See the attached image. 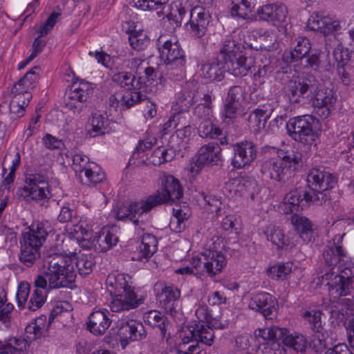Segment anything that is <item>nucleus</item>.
<instances>
[{
  "label": "nucleus",
  "instance_id": "obj_30",
  "mask_svg": "<svg viewBox=\"0 0 354 354\" xmlns=\"http://www.w3.org/2000/svg\"><path fill=\"white\" fill-rule=\"evenodd\" d=\"M191 11V17L187 25L190 26L191 33L197 38L203 37L209 23L210 15L203 8H194Z\"/></svg>",
  "mask_w": 354,
  "mask_h": 354
},
{
  "label": "nucleus",
  "instance_id": "obj_41",
  "mask_svg": "<svg viewBox=\"0 0 354 354\" xmlns=\"http://www.w3.org/2000/svg\"><path fill=\"white\" fill-rule=\"evenodd\" d=\"M112 80L127 90L139 89L144 83L142 76L137 77L135 75H132L131 73L127 71L113 74Z\"/></svg>",
  "mask_w": 354,
  "mask_h": 354
},
{
  "label": "nucleus",
  "instance_id": "obj_42",
  "mask_svg": "<svg viewBox=\"0 0 354 354\" xmlns=\"http://www.w3.org/2000/svg\"><path fill=\"white\" fill-rule=\"evenodd\" d=\"M196 93L186 88L178 93L176 103L173 106L178 113L188 112L195 102Z\"/></svg>",
  "mask_w": 354,
  "mask_h": 354
},
{
  "label": "nucleus",
  "instance_id": "obj_37",
  "mask_svg": "<svg viewBox=\"0 0 354 354\" xmlns=\"http://www.w3.org/2000/svg\"><path fill=\"white\" fill-rule=\"evenodd\" d=\"M198 134L201 138L218 139L222 145L228 143L227 138L223 133L221 129L214 124L210 119L201 121L198 128Z\"/></svg>",
  "mask_w": 354,
  "mask_h": 354
},
{
  "label": "nucleus",
  "instance_id": "obj_13",
  "mask_svg": "<svg viewBox=\"0 0 354 354\" xmlns=\"http://www.w3.org/2000/svg\"><path fill=\"white\" fill-rule=\"evenodd\" d=\"M154 290L160 306L166 313L172 317L181 314L180 290L176 286L161 281L155 284Z\"/></svg>",
  "mask_w": 354,
  "mask_h": 354
},
{
  "label": "nucleus",
  "instance_id": "obj_19",
  "mask_svg": "<svg viewBox=\"0 0 354 354\" xmlns=\"http://www.w3.org/2000/svg\"><path fill=\"white\" fill-rule=\"evenodd\" d=\"M27 185L19 188L17 194L19 197L26 200L41 201L48 198L50 192L45 176L34 174L26 180Z\"/></svg>",
  "mask_w": 354,
  "mask_h": 354
},
{
  "label": "nucleus",
  "instance_id": "obj_54",
  "mask_svg": "<svg viewBox=\"0 0 354 354\" xmlns=\"http://www.w3.org/2000/svg\"><path fill=\"white\" fill-rule=\"evenodd\" d=\"M48 291L46 289L35 288L28 301V308L30 310L35 311L45 304Z\"/></svg>",
  "mask_w": 354,
  "mask_h": 354
},
{
  "label": "nucleus",
  "instance_id": "obj_34",
  "mask_svg": "<svg viewBox=\"0 0 354 354\" xmlns=\"http://www.w3.org/2000/svg\"><path fill=\"white\" fill-rule=\"evenodd\" d=\"M158 241L151 234H144L142 236L141 244L138 251L135 252L132 257V261H147L157 251Z\"/></svg>",
  "mask_w": 354,
  "mask_h": 354
},
{
  "label": "nucleus",
  "instance_id": "obj_45",
  "mask_svg": "<svg viewBox=\"0 0 354 354\" xmlns=\"http://www.w3.org/2000/svg\"><path fill=\"white\" fill-rule=\"evenodd\" d=\"M118 241V236L114 233L108 230L106 232H103L99 236H95L93 242H96V243H94V248L100 252H106L115 245Z\"/></svg>",
  "mask_w": 354,
  "mask_h": 354
},
{
  "label": "nucleus",
  "instance_id": "obj_50",
  "mask_svg": "<svg viewBox=\"0 0 354 354\" xmlns=\"http://www.w3.org/2000/svg\"><path fill=\"white\" fill-rule=\"evenodd\" d=\"M21 164V157L19 152H17L15 158L12 161V165L8 168L9 171L3 176V182L1 187L8 192L10 191L11 185L15 179V173L17 168Z\"/></svg>",
  "mask_w": 354,
  "mask_h": 354
},
{
  "label": "nucleus",
  "instance_id": "obj_1",
  "mask_svg": "<svg viewBox=\"0 0 354 354\" xmlns=\"http://www.w3.org/2000/svg\"><path fill=\"white\" fill-rule=\"evenodd\" d=\"M47 269L38 274L34 281L35 288L50 290L68 287L76 278L73 260L58 254H50L44 260Z\"/></svg>",
  "mask_w": 354,
  "mask_h": 354
},
{
  "label": "nucleus",
  "instance_id": "obj_8",
  "mask_svg": "<svg viewBox=\"0 0 354 354\" xmlns=\"http://www.w3.org/2000/svg\"><path fill=\"white\" fill-rule=\"evenodd\" d=\"M169 0H138L135 2L136 8L142 10H158L157 14L159 17L161 15H165L163 19H167L171 26L173 30L180 27L183 18L186 15L188 9L186 8L182 2L173 3L169 10L164 11Z\"/></svg>",
  "mask_w": 354,
  "mask_h": 354
},
{
  "label": "nucleus",
  "instance_id": "obj_29",
  "mask_svg": "<svg viewBox=\"0 0 354 354\" xmlns=\"http://www.w3.org/2000/svg\"><path fill=\"white\" fill-rule=\"evenodd\" d=\"M111 313L106 309L92 312L86 322V329L95 335L105 333L112 323Z\"/></svg>",
  "mask_w": 354,
  "mask_h": 354
},
{
  "label": "nucleus",
  "instance_id": "obj_64",
  "mask_svg": "<svg viewBox=\"0 0 354 354\" xmlns=\"http://www.w3.org/2000/svg\"><path fill=\"white\" fill-rule=\"evenodd\" d=\"M30 290V284L27 281H22L20 283L16 295V299L19 307H24L27 301Z\"/></svg>",
  "mask_w": 354,
  "mask_h": 354
},
{
  "label": "nucleus",
  "instance_id": "obj_25",
  "mask_svg": "<svg viewBox=\"0 0 354 354\" xmlns=\"http://www.w3.org/2000/svg\"><path fill=\"white\" fill-rule=\"evenodd\" d=\"M288 10L282 3H267L258 8L256 17L259 21L272 23L274 26L287 24Z\"/></svg>",
  "mask_w": 354,
  "mask_h": 354
},
{
  "label": "nucleus",
  "instance_id": "obj_61",
  "mask_svg": "<svg viewBox=\"0 0 354 354\" xmlns=\"http://www.w3.org/2000/svg\"><path fill=\"white\" fill-rule=\"evenodd\" d=\"M84 175L91 183L94 184L100 183L105 179V174L101 171L100 167L93 162H91L90 167L86 169Z\"/></svg>",
  "mask_w": 354,
  "mask_h": 354
},
{
  "label": "nucleus",
  "instance_id": "obj_48",
  "mask_svg": "<svg viewBox=\"0 0 354 354\" xmlns=\"http://www.w3.org/2000/svg\"><path fill=\"white\" fill-rule=\"evenodd\" d=\"M107 118L102 113L96 112L92 114L91 119V129L88 130V134L90 137H96L103 135L107 125Z\"/></svg>",
  "mask_w": 354,
  "mask_h": 354
},
{
  "label": "nucleus",
  "instance_id": "obj_18",
  "mask_svg": "<svg viewBox=\"0 0 354 354\" xmlns=\"http://www.w3.org/2000/svg\"><path fill=\"white\" fill-rule=\"evenodd\" d=\"M38 70H39V66L33 67L15 85L14 92L17 93L15 95L10 103V109L12 111L16 108H19L22 112L24 108L28 105V102L25 101L24 95H28L27 100H29L30 94L28 93L27 90L34 87L35 84L38 81L39 75L37 73V71Z\"/></svg>",
  "mask_w": 354,
  "mask_h": 354
},
{
  "label": "nucleus",
  "instance_id": "obj_63",
  "mask_svg": "<svg viewBox=\"0 0 354 354\" xmlns=\"http://www.w3.org/2000/svg\"><path fill=\"white\" fill-rule=\"evenodd\" d=\"M23 342L16 338L10 339L8 342H0V354H19L21 348L15 346H19Z\"/></svg>",
  "mask_w": 354,
  "mask_h": 354
},
{
  "label": "nucleus",
  "instance_id": "obj_2",
  "mask_svg": "<svg viewBox=\"0 0 354 354\" xmlns=\"http://www.w3.org/2000/svg\"><path fill=\"white\" fill-rule=\"evenodd\" d=\"M131 279L129 275L122 273H111L107 276L106 285L112 297L109 304L112 312L130 310L144 303L145 297L136 294Z\"/></svg>",
  "mask_w": 354,
  "mask_h": 354
},
{
  "label": "nucleus",
  "instance_id": "obj_6",
  "mask_svg": "<svg viewBox=\"0 0 354 354\" xmlns=\"http://www.w3.org/2000/svg\"><path fill=\"white\" fill-rule=\"evenodd\" d=\"M244 46L232 39L225 40L219 55L225 71L236 77L246 76L254 68V58L244 51Z\"/></svg>",
  "mask_w": 354,
  "mask_h": 354
},
{
  "label": "nucleus",
  "instance_id": "obj_15",
  "mask_svg": "<svg viewBox=\"0 0 354 354\" xmlns=\"http://www.w3.org/2000/svg\"><path fill=\"white\" fill-rule=\"evenodd\" d=\"M193 264L200 274H207L213 277L222 271L227 261L221 252L209 250L194 257Z\"/></svg>",
  "mask_w": 354,
  "mask_h": 354
},
{
  "label": "nucleus",
  "instance_id": "obj_12",
  "mask_svg": "<svg viewBox=\"0 0 354 354\" xmlns=\"http://www.w3.org/2000/svg\"><path fill=\"white\" fill-rule=\"evenodd\" d=\"M319 86L318 80L313 76L297 77L288 82L286 96L291 104H301L309 101L312 94Z\"/></svg>",
  "mask_w": 354,
  "mask_h": 354
},
{
  "label": "nucleus",
  "instance_id": "obj_44",
  "mask_svg": "<svg viewBox=\"0 0 354 354\" xmlns=\"http://www.w3.org/2000/svg\"><path fill=\"white\" fill-rule=\"evenodd\" d=\"M73 260L74 259H73ZM95 263V255L88 252L80 254L75 259V261H73V265H75L79 274L83 277L89 274L93 271Z\"/></svg>",
  "mask_w": 354,
  "mask_h": 354
},
{
  "label": "nucleus",
  "instance_id": "obj_56",
  "mask_svg": "<svg viewBox=\"0 0 354 354\" xmlns=\"http://www.w3.org/2000/svg\"><path fill=\"white\" fill-rule=\"evenodd\" d=\"M322 315L320 310L306 311L304 314V317L307 319L310 329L314 333H319L323 329L321 320Z\"/></svg>",
  "mask_w": 354,
  "mask_h": 354
},
{
  "label": "nucleus",
  "instance_id": "obj_3",
  "mask_svg": "<svg viewBox=\"0 0 354 354\" xmlns=\"http://www.w3.org/2000/svg\"><path fill=\"white\" fill-rule=\"evenodd\" d=\"M52 227L48 223H33L19 239V261L27 268L39 266L41 264V250Z\"/></svg>",
  "mask_w": 354,
  "mask_h": 354
},
{
  "label": "nucleus",
  "instance_id": "obj_60",
  "mask_svg": "<svg viewBox=\"0 0 354 354\" xmlns=\"http://www.w3.org/2000/svg\"><path fill=\"white\" fill-rule=\"evenodd\" d=\"M91 165L89 158L83 154L76 153L73 157L72 167L75 173H80V174L83 172L85 173Z\"/></svg>",
  "mask_w": 354,
  "mask_h": 354
},
{
  "label": "nucleus",
  "instance_id": "obj_55",
  "mask_svg": "<svg viewBox=\"0 0 354 354\" xmlns=\"http://www.w3.org/2000/svg\"><path fill=\"white\" fill-rule=\"evenodd\" d=\"M129 41L132 48L136 50H144L149 44V39L143 31H132L129 34Z\"/></svg>",
  "mask_w": 354,
  "mask_h": 354
},
{
  "label": "nucleus",
  "instance_id": "obj_59",
  "mask_svg": "<svg viewBox=\"0 0 354 354\" xmlns=\"http://www.w3.org/2000/svg\"><path fill=\"white\" fill-rule=\"evenodd\" d=\"M292 266L290 263H279L270 268L269 274L272 279H279L285 278L291 272Z\"/></svg>",
  "mask_w": 354,
  "mask_h": 354
},
{
  "label": "nucleus",
  "instance_id": "obj_62",
  "mask_svg": "<svg viewBox=\"0 0 354 354\" xmlns=\"http://www.w3.org/2000/svg\"><path fill=\"white\" fill-rule=\"evenodd\" d=\"M145 62V59L141 57H132L125 59L124 64L127 68L133 71L135 75L138 77L141 76Z\"/></svg>",
  "mask_w": 354,
  "mask_h": 354
},
{
  "label": "nucleus",
  "instance_id": "obj_23",
  "mask_svg": "<svg viewBox=\"0 0 354 354\" xmlns=\"http://www.w3.org/2000/svg\"><path fill=\"white\" fill-rule=\"evenodd\" d=\"M309 102L315 113L322 119H326L331 114L336 102V97L332 91L320 89L319 86H317L316 91L312 94Z\"/></svg>",
  "mask_w": 354,
  "mask_h": 354
},
{
  "label": "nucleus",
  "instance_id": "obj_7",
  "mask_svg": "<svg viewBox=\"0 0 354 354\" xmlns=\"http://www.w3.org/2000/svg\"><path fill=\"white\" fill-rule=\"evenodd\" d=\"M320 127L319 120L312 115L294 117L286 123L288 136L295 141L308 146L317 145Z\"/></svg>",
  "mask_w": 354,
  "mask_h": 354
},
{
  "label": "nucleus",
  "instance_id": "obj_17",
  "mask_svg": "<svg viewBox=\"0 0 354 354\" xmlns=\"http://www.w3.org/2000/svg\"><path fill=\"white\" fill-rule=\"evenodd\" d=\"M245 88L239 85L230 88L221 111V118L226 124H233L237 118V113L245 100Z\"/></svg>",
  "mask_w": 354,
  "mask_h": 354
},
{
  "label": "nucleus",
  "instance_id": "obj_21",
  "mask_svg": "<svg viewBox=\"0 0 354 354\" xmlns=\"http://www.w3.org/2000/svg\"><path fill=\"white\" fill-rule=\"evenodd\" d=\"M221 148L216 142H209L199 148L196 154L192 171L198 172L205 166H218L221 164Z\"/></svg>",
  "mask_w": 354,
  "mask_h": 354
},
{
  "label": "nucleus",
  "instance_id": "obj_58",
  "mask_svg": "<svg viewBox=\"0 0 354 354\" xmlns=\"http://www.w3.org/2000/svg\"><path fill=\"white\" fill-rule=\"evenodd\" d=\"M283 333H285V328L272 326L270 328L259 330L258 336H261L264 340L268 339L272 342L280 341L283 337Z\"/></svg>",
  "mask_w": 354,
  "mask_h": 354
},
{
  "label": "nucleus",
  "instance_id": "obj_22",
  "mask_svg": "<svg viewBox=\"0 0 354 354\" xmlns=\"http://www.w3.org/2000/svg\"><path fill=\"white\" fill-rule=\"evenodd\" d=\"M250 309L261 313L266 319H273L277 316L278 301L268 292L253 294L249 301Z\"/></svg>",
  "mask_w": 354,
  "mask_h": 354
},
{
  "label": "nucleus",
  "instance_id": "obj_5",
  "mask_svg": "<svg viewBox=\"0 0 354 354\" xmlns=\"http://www.w3.org/2000/svg\"><path fill=\"white\" fill-rule=\"evenodd\" d=\"M195 315L201 322H206L208 324L198 323L183 327L180 332L182 342L183 344L196 342L211 346L214 339L212 328L222 329L224 328L225 324L217 320L216 317H212L205 304H199Z\"/></svg>",
  "mask_w": 354,
  "mask_h": 354
},
{
  "label": "nucleus",
  "instance_id": "obj_47",
  "mask_svg": "<svg viewBox=\"0 0 354 354\" xmlns=\"http://www.w3.org/2000/svg\"><path fill=\"white\" fill-rule=\"evenodd\" d=\"M267 240L277 246V248H283L287 245L284 232L279 227L270 225L264 232Z\"/></svg>",
  "mask_w": 354,
  "mask_h": 354
},
{
  "label": "nucleus",
  "instance_id": "obj_39",
  "mask_svg": "<svg viewBox=\"0 0 354 354\" xmlns=\"http://www.w3.org/2000/svg\"><path fill=\"white\" fill-rule=\"evenodd\" d=\"M291 223L300 238L306 243L311 241L313 230L310 220L304 216L295 214L291 216Z\"/></svg>",
  "mask_w": 354,
  "mask_h": 354
},
{
  "label": "nucleus",
  "instance_id": "obj_49",
  "mask_svg": "<svg viewBox=\"0 0 354 354\" xmlns=\"http://www.w3.org/2000/svg\"><path fill=\"white\" fill-rule=\"evenodd\" d=\"M64 238L62 239L61 249L62 252H55L63 255L66 258L73 259L72 257L77 254L76 251L79 244V239L77 238L71 237L70 236L62 235Z\"/></svg>",
  "mask_w": 354,
  "mask_h": 354
},
{
  "label": "nucleus",
  "instance_id": "obj_40",
  "mask_svg": "<svg viewBox=\"0 0 354 354\" xmlns=\"http://www.w3.org/2000/svg\"><path fill=\"white\" fill-rule=\"evenodd\" d=\"M223 62L221 60L205 63L201 65L200 69L201 75L209 81H221L225 77V68Z\"/></svg>",
  "mask_w": 354,
  "mask_h": 354
},
{
  "label": "nucleus",
  "instance_id": "obj_10",
  "mask_svg": "<svg viewBox=\"0 0 354 354\" xmlns=\"http://www.w3.org/2000/svg\"><path fill=\"white\" fill-rule=\"evenodd\" d=\"M308 27L311 30L319 32L325 37L326 49L328 53L335 47L341 46L335 36L342 29L339 21L319 12H313L308 19Z\"/></svg>",
  "mask_w": 354,
  "mask_h": 354
},
{
  "label": "nucleus",
  "instance_id": "obj_11",
  "mask_svg": "<svg viewBox=\"0 0 354 354\" xmlns=\"http://www.w3.org/2000/svg\"><path fill=\"white\" fill-rule=\"evenodd\" d=\"M337 176L330 168L316 166L309 169L307 175L308 188L315 193L316 196L328 199L326 192L333 189L337 184Z\"/></svg>",
  "mask_w": 354,
  "mask_h": 354
},
{
  "label": "nucleus",
  "instance_id": "obj_32",
  "mask_svg": "<svg viewBox=\"0 0 354 354\" xmlns=\"http://www.w3.org/2000/svg\"><path fill=\"white\" fill-rule=\"evenodd\" d=\"M274 110V106L272 104L266 103L259 105L248 116V122L250 127L253 129L254 131L259 132L266 127Z\"/></svg>",
  "mask_w": 354,
  "mask_h": 354
},
{
  "label": "nucleus",
  "instance_id": "obj_20",
  "mask_svg": "<svg viewBox=\"0 0 354 354\" xmlns=\"http://www.w3.org/2000/svg\"><path fill=\"white\" fill-rule=\"evenodd\" d=\"M322 204L324 198L316 196L315 193L308 187H298L289 192L284 198V203L290 212H298L308 207L309 203Z\"/></svg>",
  "mask_w": 354,
  "mask_h": 354
},
{
  "label": "nucleus",
  "instance_id": "obj_16",
  "mask_svg": "<svg viewBox=\"0 0 354 354\" xmlns=\"http://www.w3.org/2000/svg\"><path fill=\"white\" fill-rule=\"evenodd\" d=\"M183 196V188L178 179L171 175L164 174L161 178V189L149 196L147 198L151 207L174 201Z\"/></svg>",
  "mask_w": 354,
  "mask_h": 354
},
{
  "label": "nucleus",
  "instance_id": "obj_31",
  "mask_svg": "<svg viewBox=\"0 0 354 354\" xmlns=\"http://www.w3.org/2000/svg\"><path fill=\"white\" fill-rule=\"evenodd\" d=\"M143 319L145 324L149 325L152 328H158L160 332L162 339L167 342L171 337L169 331L171 324L166 316L158 310H149L144 314Z\"/></svg>",
  "mask_w": 354,
  "mask_h": 354
},
{
  "label": "nucleus",
  "instance_id": "obj_51",
  "mask_svg": "<svg viewBox=\"0 0 354 354\" xmlns=\"http://www.w3.org/2000/svg\"><path fill=\"white\" fill-rule=\"evenodd\" d=\"M145 97L146 95L138 91V89L128 90L124 93H122V106L126 109H129L144 100Z\"/></svg>",
  "mask_w": 354,
  "mask_h": 354
},
{
  "label": "nucleus",
  "instance_id": "obj_28",
  "mask_svg": "<svg viewBox=\"0 0 354 354\" xmlns=\"http://www.w3.org/2000/svg\"><path fill=\"white\" fill-rule=\"evenodd\" d=\"M158 46L160 57L164 63L185 59L184 51L175 38L165 40L163 37H160L158 39Z\"/></svg>",
  "mask_w": 354,
  "mask_h": 354
},
{
  "label": "nucleus",
  "instance_id": "obj_57",
  "mask_svg": "<svg viewBox=\"0 0 354 354\" xmlns=\"http://www.w3.org/2000/svg\"><path fill=\"white\" fill-rule=\"evenodd\" d=\"M201 199L204 201L205 205L207 206L208 211L215 212L217 216L221 215L222 203L214 195L207 194L205 192L200 193Z\"/></svg>",
  "mask_w": 354,
  "mask_h": 354
},
{
  "label": "nucleus",
  "instance_id": "obj_38",
  "mask_svg": "<svg viewBox=\"0 0 354 354\" xmlns=\"http://www.w3.org/2000/svg\"><path fill=\"white\" fill-rule=\"evenodd\" d=\"M287 347L292 349L297 353H305L308 348V341L306 336L299 333L288 334V330L285 328V333H283V337L280 339Z\"/></svg>",
  "mask_w": 354,
  "mask_h": 354
},
{
  "label": "nucleus",
  "instance_id": "obj_35",
  "mask_svg": "<svg viewBox=\"0 0 354 354\" xmlns=\"http://www.w3.org/2000/svg\"><path fill=\"white\" fill-rule=\"evenodd\" d=\"M346 257L345 250H341L339 247L332 248L331 245H327L322 253V263L324 265L322 273L335 272V268L344 261Z\"/></svg>",
  "mask_w": 354,
  "mask_h": 354
},
{
  "label": "nucleus",
  "instance_id": "obj_36",
  "mask_svg": "<svg viewBox=\"0 0 354 354\" xmlns=\"http://www.w3.org/2000/svg\"><path fill=\"white\" fill-rule=\"evenodd\" d=\"M293 50L286 51L283 57L286 62L291 64L304 58L311 49L310 40L306 37H299L295 39Z\"/></svg>",
  "mask_w": 354,
  "mask_h": 354
},
{
  "label": "nucleus",
  "instance_id": "obj_27",
  "mask_svg": "<svg viewBox=\"0 0 354 354\" xmlns=\"http://www.w3.org/2000/svg\"><path fill=\"white\" fill-rule=\"evenodd\" d=\"M152 207L147 198L131 203L129 205H121L117 210V218L119 220L128 219L136 226L143 224L140 218L149 212Z\"/></svg>",
  "mask_w": 354,
  "mask_h": 354
},
{
  "label": "nucleus",
  "instance_id": "obj_9",
  "mask_svg": "<svg viewBox=\"0 0 354 354\" xmlns=\"http://www.w3.org/2000/svg\"><path fill=\"white\" fill-rule=\"evenodd\" d=\"M322 277L327 281L328 291L333 301L348 295L354 297V272L352 268L346 267L337 274L326 272Z\"/></svg>",
  "mask_w": 354,
  "mask_h": 354
},
{
  "label": "nucleus",
  "instance_id": "obj_33",
  "mask_svg": "<svg viewBox=\"0 0 354 354\" xmlns=\"http://www.w3.org/2000/svg\"><path fill=\"white\" fill-rule=\"evenodd\" d=\"M160 82L167 80L180 81L184 77L185 73V59H178L175 62H166L159 66Z\"/></svg>",
  "mask_w": 354,
  "mask_h": 354
},
{
  "label": "nucleus",
  "instance_id": "obj_26",
  "mask_svg": "<svg viewBox=\"0 0 354 354\" xmlns=\"http://www.w3.org/2000/svg\"><path fill=\"white\" fill-rule=\"evenodd\" d=\"M118 333L123 349L130 342L140 341L147 336V331L142 323L135 319L122 322Z\"/></svg>",
  "mask_w": 354,
  "mask_h": 354
},
{
  "label": "nucleus",
  "instance_id": "obj_53",
  "mask_svg": "<svg viewBox=\"0 0 354 354\" xmlns=\"http://www.w3.org/2000/svg\"><path fill=\"white\" fill-rule=\"evenodd\" d=\"M229 187L231 185H235L236 189L234 192L240 193V195H246L249 194L250 197L252 200L255 198L254 192H250L251 188H255L257 186V182L255 180H240L239 179H234L232 183L227 184Z\"/></svg>",
  "mask_w": 354,
  "mask_h": 354
},
{
  "label": "nucleus",
  "instance_id": "obj_43",
  "mask_svg": "<svg viewBox=\"0 0 354 354\" xmlns=\"http://www.w3.org/2000/svg\"><path fill=\"white\" fill-rule=\"evenodd\" d=\"M46 317L41 315L35 319V321L25 328L26 337L30 340H35L45 335L48 329V324H46Z\"/></svg>",
  "mask_w": 354,
  "mask_h": 354
},
{
  "label": "nucleus",
  "instance_id": "obj_4",
  "mask_svg": "<svg viewBox=\"0 0 354 354\" xmlns=\"http://www.w3.org/2000/svg\"><path fill=\"white\" fill-rule=\"evenodd\" d=\"M277 153V158H270L262 162L261 172L266 178L285 183L302 166V155L298 149H280Z\"/></svg>",
  "mask_w": 354,
  "mask_h": 354
},
{
  "label": "nucleus",
  "instance_id": "obj_24",
  "mask_svg": "<svg viewBox=\"0 0 354 354\" xmlns=\"http://www.w3.org/2000/svg\"><path fill=\"white\" fill-rule=\"evenodd\" d=\"M234 157L232 165L236 169L243 168L257 158V150L256 145L250 140H243L233 145Z\"/></svg>",
  "mask_w": 354,
  "mask_h": 354
},
{
  "label": "nucleus",
  "instance_id": "obj_46",
  "mask_svg": "<svg viewBox=\"0 0 354 354\" xmlns=\"http://www.w3.org/2000/svg\"><path fill=\"white\" fill-rule=\"evenodd\" d=\"M174 156L175 150L172 148L166 149L164 147H158L149 158V162L154 166H158L171 161Z\"/></svg>",
  "mask_w": 354,
  "mask_h": 354
},
{
  "label": "nucleus",
  "instance_id": "obj_52",
  "mask_svg": "<svg viewBox=\"0 0 354 354\" xmlns=\"http://www.w3.org/2000/svg\"><path fill=\"white\" fill-rule=\"evenodd\" d=\"M0 322H1L6 327H9L11 323V313L13 310V305L10 303H7L6 292L2 290L0 294Z\"/></svg>",
  "mask_w": 354,
  "mask_h": 354
},
{
  "label": "nucleus",
  "instance_id": "obj_14",
  "mask_svg": "<svg viewBox=\"0 0 354 354\" xmlns=\"http://www.w3.org/2000/svg\"><path fill=\"white\" fill-rule=\"evenodd\" d=\"M92 84L84 80L72 84L66 93V107L75 115H80L86 107L88 100L92 96Z\"/></svg>",
  "mask_w": 354,
  "mask_h": 354
}]
</instances>
